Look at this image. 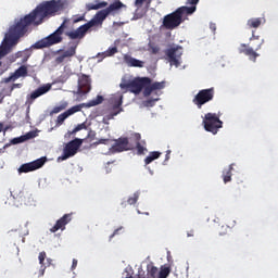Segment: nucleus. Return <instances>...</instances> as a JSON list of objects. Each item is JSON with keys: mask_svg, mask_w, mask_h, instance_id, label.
Returning <instances> with one entry per match:
<instances>
[{"mask_svg": "<svg viewBox=\"0 0 278 278\" xmlns=\"http://www.w3.org/2000/svg\"><path fill=\"white\" fill-rule=\"evenodd\" d=\"M64 38L62 37V34L58 30L50 34L49 36L42 38L41 40H38L35 42L31 48L33 49H49V47H53V45H60Z\"/></svg>", "mask_w": 278, "mask_h": 278, "instance_id": "obj_9", "label": "nucleus"}, {"mask_svg": "<svg viewBox=\"0 0 278 278\" xmlns=\"http://www.w3.org/2000/svg\"><path fill=\"white\" fill-rule=\"evenodd\" d=\"M200 0H187V5L191 7H186L187 9H194V12H197V5H199Z\"/></svg>", "mask_w": 278, "mask_h": 278, "instance_id": "obj_32", "label": "nucleus"}, {"mask_svg": "<svg viewBox=\"0 0 278 278\" xmlns=\"http://www.w3.org/2000/svg\"><path fill=\"white\" fill-rule=\"evenodd\" d=\"M127 10V5L121 0H114L105 8V16H116V14H121V10Z\"/></svg>", "mask_w": 278, "mask_h": 278, "instance_id": "obj_14", "label": "nucleus"}, {"mask_svg": "<svg viewBox=\"0 0 278 278\" xmlns=\"http://www.w3.org/2000/svg\"><path fill=\"white\" fill-rule=\"evenodd\" d=\"M215 90L214 87L208 89L200 90L193 98L192 103L197 105L199 110L205 105V103H210V101H214Z\"/></svg>", "mask_w": 278, "mask_h": 278, "instance_id": "obj_10", "label": "nucleus"}, {"mask_svg": "<svg viewBox=\"0 0 278 278\" xmlns=\"http://www.w3.org/2000/svg\"><path fill=\"white\" fill-rule=\"evenodd\" d=\"M151 162H154V159H152V156L149 154V155L144 159V164H146V166H149V164H151Z\"/></svg>", "mask_w": 278, "mask_h": 278, "instance_id": "obj_46", "label": "nucleus"}, {"mask_svg": "<svg viewBox=\"0 0 278 278\" xmlns=\"http://www.w3.org/2000/svg\"><path fill=\"white\" fill-rule=\"evenodd\" d=\"M41 268H43V269H45V268H47V266H45V265H43Z\"/></svg>", "mask_w": 278, "mask_h": 278, "instance_id": "obj_56", "label": "nucleus"}, {"mask_svg": "<svg viewBox=\"0 0 278 278\" xmlns=\"http://www.w3.org/2000/svg\"><path fill=\"white\" fill-rule=\"evenodd\" d=\"M101 8H105V2H99V0L86 4L88 12H90V10H101Z\"/></svg>", "mask_w": 278, "mask_h": 278, "instance_id": "obj_24", "label": "nucleus"}, {"mask_svg": "<svg viewBox=\"0 0 278 278\" xmlns=\"http://www.w3.org/2000/svg\"><path fill=\"white\" fill-rule=\"evenodd\" d=\"M4 97L0 94V103H3Z\"/></svg>", "mask_w": 278, "mask_h": 278, "instance_id": "obj_54", "label": "nucleus"}, {"mask_svg": "<svg viewBox=\"0 0 278 278\" xmlns=\"http://www.w3.org/2000/svg\"><path fill=\"white\" fill-rule=\"evenodd\" d=\"M68 108V102H63L58 106H54L51 114H60L63 110H66Z\"/></svg>", "mask_w": 278, "mask_h": 278, "instance_id": "obj_27", "label": "nucleus"}, {"mask_svg": "<svg viewBox=\"0 0 278 278\" xmlns=\"http://www.w3.org/2000/svg\"><path fill=\"white\" fill-rule=\"evenodd\" d=\"M250 42L251 48L254 49V51H260V49H262V45H264V39H260V36H255V30H253Z\"/></svg>", "mask_w": 278, "mask_h": 278, "instance_id": "obj_22", "label": "nucleus"}, {"mask_svg": "<svg viewBox=\"0 0 278 278\" xmlns=\"http://www.w3.org/2000/svg\"><path fill=\"white\" fill-rule=\"evenodd\" d=\"M188 238H192L194 236V230H191L190 232L187 233Z\"/></svg>", "mask_w": 278, "mask_h": 278, "instance_id": "obj_50", "label": "nucleus"}, {"mask_svg": "<svg viewBox=\"0 0 278 278\" xmlns=\"http://www.w3.org/2000/svg\"><path fill=\"white\" fill-rule=\"evenodd\" d=\"M147 0H136L135 1V5L137 8V10H140V8H142L143 3L146 2Z\"/></svg>", "mask_w": 278, "mask_h": 278, "instance_id": "obj_43", "label": "nucleus"}, {"mask_svg": "<svg viewBox=\"0 0 278 278\" xmlns=\"http://www.w3.org/2000/svg\"><path fill=\"white\" fill-rule=\"evenodd\" d=\"M124 151H134V144L129 142V138L119 137L114 141L112 148H110L109 153H123Z\"/></svg>", "mask_w": 278, "mask_h": 278, "instance_id": "obj_12", "label": "nucleus"}, {"mask_svg": "<svg viewBox=\"0 0 278 278\" xmlns=\"http://www.w3.org/2000/svg\"><path fill=\"white\" fill-rule=\"evenodd\" d=\"M5 55H8V48L0 47V60L1 58H5Z\"/></svg>", "mask_w": 278, "mask_h": 278, "instance_id": "obj_41", "label": "nucleus"}, {"mask_svg": "<svg viewBox=\"0 0 278 278\" xmlns=\"http://www.w3.org/2000/svg\"><path fill=\"white\" fill-rule=\"evenodd\" d=\"M91 84L92 80H90V76L83 74L78 78V92H80V94H88L92 89Z\"/></svg>", "mask_w": 278, "mask_h": 278, "instance_id": "obj_16", "label": "nucleus"}, {"mask_svg": "<svg viewBox=\"0 0 278 278\" xmlns=\"http://www.w3.org/2000/svg\"><path fill=\"white\" fill-rule=\"evenodd\" d=\"M16 88H23V84H13L9 88V97L12 94V91L16 90Z\"/></svg>", "mask_w": 278, "mask_h": 278, "instance_id": "obj_38", "label": "nucleus"}, {"mask_svg": "<svg viewBox=\"0 0 278 278\" xmlns=\"http://www.w3.org/2000/svg\"><path fill=\"white\" fill-rule=\"evenodd\" d=\"M41 268H43V269H45V268H47V266H45V265H43Z\"/></svg>", "mask_w": 278, "mask_h": 278, "instance_id": "obj_55", "label": "nucleus"}, {"mask_svg": "<svg viewBox=\"0 0 278 278\" xmlns=\"http://www.w3.org/2000/svg\"><path fill=\"white\" fill-rule=\"evenodd\" d=\"M20 77H27V66H20L13 74L4 78V84H10V81H16Z\"/></svg>", "mask_w": 278, "mask_h": 278, "instance_id": "obj_19", "label": "nucleus"}, {"mask_svg": "<svg viewBox=\"0 0 278 278\" xmlns=\"http://www.w3.org/2000/svg\"><path fill=\"white\" fill-rule=\"evenodd\" d=\"M110 106L106 110V121H112L123 112V93H115L109 100Z\"/></svg>", "mask_w": 278, "mask_h": 278, "instance_id": "obj_8", "label": "nucleus"}, {"mask_svg": "<svg viewBox=\"0 0 278 278\" xmlns=\"http://www.w3.org/2000/svg\"><path fill=\"white\" fill-rule=\"evenodd\" d=\"M30 55H31V53H29V51L23 52V55H22L23 56V60H22L23 64H25V62H27V60H29Z\"/></svg>", "mask_w": 278, "mask_h": 278, "instance_id": "obj_40", "label": "nucleus"}, {"mask_svg": "<svg viewBox=\"0 0 278 278\" xmlns=\"http://www.w3.org/2000/svg\"><path fill=\"white\" fill-rule=\"evenodd\" d=\"M147 271H148V278H155V277H157L159 269L154 265H148L147 266Z\"/></svg>", "mask_w": 278, "mask_h": 278, "instance_id": "obj_26", "label": "nucleus"}, {"mask_svg": "<svg viewBox=\"0 0 278 278\" xmlns=\"http://www.w3.org/2000/svg\"><path fill=\"white\" fill-rule=\"evenodd\" d=\"M105 5H108V2H105Z\"/></svg>", "mask_w": 278, "mask_h": 278, "instance_id": "obj_57", "label": "nucleus"}, {"mask_svg": "<svg viewBox=\"0 0 278 278\" xmlns=\"http://www.w3.org/2000/svg\"><path fill=\"white\" fill-rule=\"evenodd\" d=\"M38 258H39V264L41 265V267H43L45 260H47V252H40Z\"/></svg>", "mask_w": 278, "mask_h": 278, "instance_id": "obj_34", "label": "nucleus"}, {"mask_svg": "<svg viewBox=\"0 0 278 278\" xmlns=\"http://www.w3.org/2000/svg\"><path fill=\"white\" fill-rule=\"evenodd\" d=\"M115 53H118V48H116V47L109 48V49L105 51V56H106V58H110V56L114 55Z\"/></svg>", "mask_w": 278, "mask_h": 278, "instance_id": "obj_33", "label": "nucleus"}, {"mask_svg": "<svg viewBox=\"0 0 278 278\" xmlns=\"http://www.w3.org/2000/svg\"><path fill=\"white\" fill-rule=\"evenodd\" d=\"M160 101V98H151L142 102L143 108H153L155 102Z\"/></svg>", "mask_w": 278, "mask_h": 278, "instance_id": "obj_28", "label": "nucleus"}, {"mask_svg": "<svg viewBox=\"0 0 278 278\" xmlns=\"http://www.w3.org/2000/svg\"><path fill=\"white\" fill-rule=\"evenodd\" d=\"M165 160H170V150L167 151Z\"/></svg>", "mask_w": 278, "mask_h": 278, "instance_id": "obj_49", "label": "nucleus"}, {"mask_svg": "<svg viewBox=\"0 0 278 278\" xmlns=\"http://www.w3.org/2000/svg\"><path fill=\"white\" fill-rule=\"evenodd\" d=\"M193 12L194 9L179 7L174 12L164 16L162 27L169 30L177 29Z\"/></svg>", "mask_w": 278, "mask_h": 278, "instance_id": "obj_3", "label": "nucleus"}, {"mask_svg": "<svg viewBox=\"0 0 278 278\" xmlns=\"http://www.w3.org/2000/svg\"><path fill=\"white\" fill-rule=\"evenodd\" d=\"M119 88H122V90H129L132 94H140L143 90V97H150L152 94L160 97L162 94L160 90H164V88H166V81L153 83L150 77H136L129 83H122Z\"/></svg>", "mask_w": 278, "mask_h": 278, "instance_id": "obj_2", "label": "nucleus"}, {"mask_svg": "<svg viewBox=\"0 0 278 278\" xmlns=\"http://www.w3.org/2000/svg\"><path fill=\"white\" fill-rule=\"evenodd\" d=\"M80 21H86V16H84V15H81V16L75 15L73 17V23H80Z\"/></svg>", "mask_w": 278, "mask_h": 278, "instance_id": "obj_39", "label": "nucleus"}, {"mask_svg": "<svg viewBox=\"0 0 278 278\" xmlns=\"http://www.w3.org/2000/svg\"><path fill=\"white\" fill-rule=\"evenodd\" d=\"M22 138H24V142H25L26 140H31V138H34V132L30 131V132H28V134L22 136Z\"/></svg>", "mask_w": 278, "mask_h": 278, "instance_id": "obj_44", "label": "nucleus"}, {"mask_svg": "<svg viewBox=\"0 0 278 278\" xmlns=\"http://www.w3.org/2000/svg\"><path fill=\"white\" fill-rule=\"evenodd\" d=\"M71 220H72V215L65 214L55 223V225L52 228H50L51 233H55L56 231H60V229L64 231V229H66V225H68Z\"/></svg>", "mask_w": 278, "mask_h": 278, "instance_id": "obj_17", "label": "nucleus"}, {"mask_svg": "<svg viewBox=\"0 0 278 278\" xmlns=\"http://www.w3.org/2000/svg\"><path fill=\"white\" fill-rule=\"evenodd\" d=\"M66 23H68V20H64L63 23L56 29V31L61 33V35L64 34V29L66 28Z\"/></svg>", "mask_w": 278, "mask_h": 278, "instance_id": "obj_37", "label": "nucleus"}, {"mask_svg": "<svg viewBox=\"0 0 278 278\" xmlns=\"http://www.w3.org/2000/svg\"><path fill=\"white\" fill-rule=\"evenodd\" d=\"M105 21V10L98 12L88 23L81 25L76 30L65 33L71 40H81L91 27H99Z\"/></svg>", "mask_w": 278, "mask_h": 278, "instance_id": "obj_4", "label": "nucleus"}, {"mask_svg": "<svg viewBox=\"0 0 278 278\" xmlns=\"http://www.w3.org/2000/svg\"><path fill=\"white\" fill-rule=\"evenodd\" d=\"M21 142H25V137L21 136V137L13 138L11 140L12 144H21Z\"/></svg>", "mask_w": 278, "mask_h": 278, "instance_id": "obj_36", "label": "nucleus"}, {"mask_svg": "<svg viewBox=\"0 0 278 278\" xmlns=\"http://www.w3.org/2000/svg\"><path fill=\"white\" fill-rule=\"evenodd\" d=\"M83 142L84 141L81 139H74L66 143V146L63 149V154L59 156L58 161L64 162V160H68V157H73L74 155H76Z\"/></svg>", "mask_w": 278, "mask_h": 278, "instance_id": "obj_11", "label": "nucleus"}, {"mask_svg": "<svg viewBox=\"0 0 278 278\" xmlns=\"http://www.w3.org/2000/svg\"><path fill=\"white\" fill-rule=\"evenodd\" d=\"M93 136H94V131L90 130L88 134V138H93Z\"/></svg>", "mask_w": 278, "mask_h": 278, "instance_id": "obj_51", "label": "nucleus"}, {"mask_svg": "<svg viewBox=\"0 0 278 278\" xmlns=\"http://www.w3.org/2000/svg\"><path fill=\"white\" fill-rule=\"evenodd\" d=\"M181 55H184V47L173 43L165 50V58L170 66L179 68L181 66Z\"/></svg>", "mask_w": 278, "mask_h": 278, "instance_id": "obj_6", "label": "nucleus"}, {"mask_svg": "<svg viewBox=\"0 0 278 278\" xmlns=\"http://www.w3.org/2000/svg\"><path fill=\"white\" fill-rule=\"evenodd\" d=\"M114 25H117L118 27H121V25H124V23H116V22H114Z\"/></svg>", "mask_w": 278, "mask_h": 278, "instance_id": "obj_53", "label": "nucleus"}, {"mask_svg": "<svg viewBox=\"0 0 278 278\" xmlns=\"http://www.w3.org/2000/svg\"><path fill=\"white\" fill-rule=\"evenodd\" d=\"M119 230H121V228H117L116 230H114V232L111 235L110 238H114V236L118 235Z\"/></svg>", "mask_w": 278, "mask_h": 278, "instance_id": "obj_48", "label": "nucleus"}, {"mask_svg": "<svg viewBox=\"0 0 278 278\" xmlns=\"http://www.w3.org/2000/svg\"><path fill=\"white\" fill-rule=\"evenodd\" d=\"M132 138L136 142L137 154L144 155V151H147V141L142 140L140 132L132 134Z\"/></svg>", "mask_w": 278, "mask_h": 278, "instance_id": "obj_20", "label": "nucleus"}, {"mask_svg": "<svg viewBox=\"0 0 278 278\" xmlns=\"http://www.w3.org/2000/svg\"><path fill=\"white\" fill-rule=\"evenodd\" d=\"M1 131H3V124L2 123H0V134H1Z\"/></svg>", "mask_w": 278, "mask_h": 278, "instance_id": "obj_52", "label": "nucleus"}, {"mask_svg": "<svg viewBox=\"0 0 278 278\" xmlns=\"http://www.w3.org/2000/svg\"><path fill=\"white\" fill-rule=\"evenodd\" d=\"M58 12H60V3H58V1L50 0L41 2L35 10L9 28V34L5 36L7 42H9V45H16L18 39L27 34L29 25H42L45 18H51V16H55Z\"/></svg>", "mask_w": 278, "mask_h": 278, "instance_id": "obj_1", "label": "nucleus"}, {"mask_svg": "<svg viewBox=\"0 0 278 278\" xmlns=\"http://www.w3.org/2000/svg\"><path fill=\"white\" fill-rule=\"evenodd\" d=\"M168 275H170V267H161L159 278H168Z\"/></svg>", "mask_w": 278, "mask_h": 278, "instance_id": "obj_30", "label": "nucleus"}, {"mask_svg": "<svg viewBox=\"0 0 278 278\" xmlns=\"http://www.w3.org/2000/svg\"><path fill=\"white\" fill-rule=\"evenodd\" d=\"M239 52L248 55L249 60L252 62H257V58H260V53H257L254 48L248 47L245 43H241Z\"/></svg>", "mask_w": 278, "mask_h": 278, "instance_id": "obj_18", "label": "nucleus"}, {"mask_svg": "<svg viewBox=\"0 0 278 278\" xmlns=\"http://www.w3.org/2000/svg\"><path fill=\"white\" fill-rule=\"evenodd\" d=\"M88 126H86V123H81V124H78L74 130H73V134H77V131H81V129H87Z\"/></svg>", "mask_w": 278, "mask_h": 278, "instance_id": "obj_35", "label": "nucleus"}, {"mask_svg": "<svg viewBox=\"0 0 278 278\" xmlns=\"http://www.w3.org/2000/svg\"><path fill=\"white\" fill-rule=\"evenodd\" d=\"M76 268H77V258H73L72 270H75Z\"/></svg>", "mask_w": 278, "mask_h": 278, "instance_id": "obj_47", "label": "nucleus"}, {"mask_svg": "<svg viewBox=\"0 0 278 278\" xmlns=\"http://www.w3.org/2000/svg\"><path fill=\"white\" fill-rule=\"evenodd\" d=\"M64 60H66L64 54H61V55L56 56L55 62H56V64H62V62H64Z\"/></svg>", "mask_w": 278, "mask_h": 278, "instance_id": "obj_45", "label": "nucleus"}, {"mask_svg": "<svg viewBox=\"0 0 278 278\" xmlns=\"http://www.w3.org/2000/svg\"><path fill=\"white\" fill-rule=\"evenodd\" d=\"M124 62H125V64H127V66H130L134 68H143L144 67L143 61L132 58L129 54H124Z\"/></svg>", "mask_w": 278, "mask_h": 278, "instance_id": "obj_21", "label": "nucleus"}, {"mask_svg": "<svg viewBox=\"0 0 278 278\" xmlns=\"http://www.w3.org/2000/svg\"><path fill=\"white\" fill-rule=\"evenodd\" d=\"M101 103H103V96H97L96 99L90 100L89 102H87L85 104L74 105L56 117V125H62L64 123V121L66 118H68V116H73V114H77V112H81V108H84V106L85 108H94L96 105H101Z\"/></svg>", "mask_w": 278, "mask_h": 278, "instance_id": "obj_5", "label": "nucleus"}, {"mask_svg": "<svg viewBox=\"0 0 278 278\" xmlns=\"http://www.w3.org/2000/svg\"><path fill=\"white\" fill-rule=\"evenodd\" d=\"M76 49H77V46L71 47L68 50L64 51L62 55L65 56V59L73 58V55H75L76 53Z\"/></svg>", "mask_w": 278, "mask_h": 278, "instance_id": "obj_29", "label": "nucleus"}, {"mask_svg": "<svg viewBox=\"0 0 278 278\" xmlns=\"http://www.w3.org/2000/svg\"><path fill=\"white\" fill-rule=\"evenodd\" d=\"M262 21V17H252L248 20L247 25L250 29H257L258 27H261Z\"/></svg>", "mask_w": 278, "mask_h": 278, "instance_id": "obj_23", "label": "nucleus"}, {"mask_svg": "<svg viewBox=\"0 0 278 278\" xmlns=\"http://www.w3.org/2000/svg\"><path fill=\"white\" fill-rule=\"evenodd\" d=\"M202 123L205 131H208L214 136L218 134V129H223V121H220V116H218L216 113H206Z\"/></svg>", "mask_w": 278, "mask_h": 278, "instance_id": "obj_7", "label": "nucleus"}, {"mask_svg": "<svg viewBox=\"0 0 278 278\" xmlns=\"http://www.w3.org/2000/svg\"><path fill=\"white\" fill-rule=\"evenodd\" d=\"M231 170H233V164H230L227 169H224L223 172L224 184H229V181H231V176H232Z\"/></svg>", "mask_w": 278, "mask_h": 278, "instance_id": "obj_25", "label": "nucleus"}, {"mask_svg": "<svg viewBox=\"0 0 278 278\" xmlns=\"http://www.w3.org/2000/svg\"><path fill=\"white\" fill-rule=\"evenodd\" d=\"M138 199H140V192H135L134 197H130L127 200L128 205H136V203H138Z\"/></svg>", "mask_w": 278, "mask_h": 278, "instance_id": "obj_31", "label": "nucleus"}, {"mask_svg": "<svg viewBox=\"0 0 278 278\" xmlns=\"http://www.w3.org/2000/svg\"><path fill=\"white\" fill-rule=\"evenodd\" d=\"M0 66H1V62H0Z\"/></svg>", "mask_w": 278, "mask_h": 278, "instance_id": "obj_58", "label": "nucleus"}, {"mask_svg": "<svg viewBox=\"0 0 278 278\" xmlns=\"http://www.w3.org/2000/svg\"><path fill=\"white\" fill-rule=\"evenodd\" d=\"M47 163V156H42L40 159H37L30 163H25L20 166L18 173L20 175L23 173H31L34 170H38V168H42L45 164Z\"/></svg>", "mask_w": 278, "mask_h": 278, "instance_id": "obj_13", "label": "nucleus"}, {"mask_svg": "<svg viewBox=\"0 0 278 278\" xmlns=\"http://www.w3.org/2000/svg\"><path fill=\"white\" fill-rule=\"evenodd\" d=\"M150 155L152 156V160H159L160 155H162V152H157V151H154V152H150Z\"/></svg>", "mask_w": 278, "mask_h": 278, "instance_id": "obj_42", "label": "nucleus"}, {"mask_svg": "<svg viewBox=\"0 0 278 278\" xmlns=\"http://www.w3.org/2000/svg\"><path fill=\"white\" fill-rule=\"evenodd\" d=\"M49 90H51V85L49 84L39 87L38 89H36L35 91H33L30 94L26 97V104L31 105L34 101L38 99V97H42V94H47Z\"/></svg>", "mask_w": 278, "mask_h": 278, "instance_id": "obj_15", "label": "nucleus"}]
</instances>
